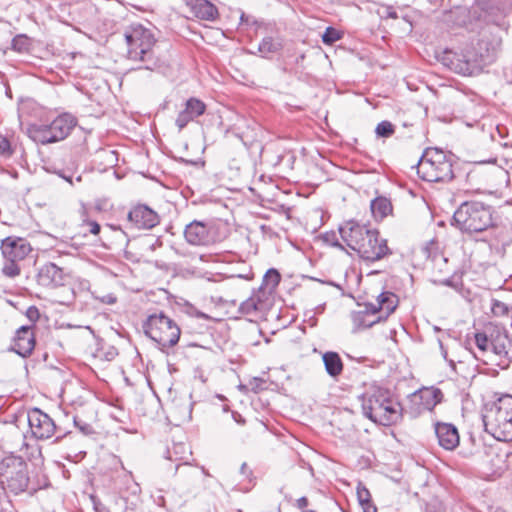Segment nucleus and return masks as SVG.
I'll return each mask as SVG.
<instances>
[{"instance_id":"864d4df0","label":"nucleus","mask_w":512,"mask_h":512,"mask_svg":"<svg viewBox=\"0 0 512 512\" xmlns=\"http://www.w3.org/2000/svg\"><path fill=\"white\" fill-rule=\"evenodd\" d=\"M239 418H236V416H234V419L238 422V423H244V420L241 418L240 415H238Z\"/></svg>"},{"instance_id":"423d86ee","label":"nucleus","mask_w":512,"mask_h":512,"mask_svg":"<svg viewBox=\"0 0 512 512\" xmlns=\"http://www.w3.org/2000/svg\"><path fill=\"white\" fill-rule=\"evenodd\" d=\"M453 222L462 232H482L492 226V212L481 202L467 201L454 212Z\"/></svg>"},{"instance_id":"72a5a7b5","label":"nucleus","mask_w":512,"mask_h":512,"mask_svg":"<svg viewBox=\"0 0 512 512\" xmlns=\"http://www.w3.org/2000/svg\"><path fill=\"white\" fill-rule=\"evenodd\" d=\"M280 281V274L275 269H269L264 275L263 282L270 289L275 288Z\"/></svg>"},{"instance_id":"7c9ffc66","label":"nucleus","mask_w":512,"mask_h":512,"mask_svg":"<svg viewBox=\"0 0 512 512\" xmlns=\"http://www.w3.org/2000/svg\"><path fill=\"white\" fill-rule=\"evenodd\" d=\"M31 45L30 38L27 34H16L11 40V48L17 52H26Z\"/></svg>"},{"instance_id":"473e14b6","label":"nucleus","mask_w":512,"mask_h":512,"mask_svg":"<svg viewBox=\"0 0 512 512\" xmlns=\"http://www.w3.org/2000/svg\"><path fill=\"white\" fill-rule=\"evenodd\" d=\"M491 310L495 316H508L512 313V306L499 300H493Z\"/></svg>"},{"instance_id":"39448f33","label":"nucleus","mask_w":512,"mask_h":512,"mask_svg":"<svg viewBox=\"0 0 512 512\" xmlns=\"http://www.w3.org/2000/svg\"><path fill=\"white\" fill-rule=\"evenodd\" d=\"M453 156L438 148H427L417 164V173L428 182H448L453 179Z\"/></svg>"},{"instance_id":"09e8293b","label":"nucleus","mask_w":512,"mask_h":512,"mask_svg":"<svg viewBox=\"0 0 512 512\" xmlns=\"http://www.w3.org/2000/svg\"><path fill=\"white\" fill-rule=\"evenodd\" d=\"M191 412H192V405L189 403L186 407H185V411H184V415L183 417L190 420L191 419Z\"/></svg>"},{"instance_id":"20e7f679","label":"nucleus","mask_w":512,"mask_h":512,"mask_svg":"<svg viewBox=\"0 0 512 512\" xmlns=\"http://www.w3.org/2000/svg\"><path fill=\"white\" fill-rule=\"evenodd\" d=\"M476 333L474 342L476 348L472 351L474 357L484 364H491L496 359H512V341L508 335L497 329Z\"/></svg>"},{"instance_id":"6ab92c4d","label":"nucleus","mask_w":512,"mask_h":512,"mask_svg":"<svg viewBox=\"0 0 512 512\" xmlns=\"http://www.w3.org/2000/svg\"><path fill=\"white\" fill-rule=\"evenodd\" d=\"M190 12L197 19L214 21L219 13L217 7L209 0H183Z\"/></svg>"},{"instance_id":"c85d7f7f","label":"nucleus","mask_w":512,"mask_h":512,"mask_svg":"<svg viewBox=\"0 0 512 512\" xmlns=\"http://www.w3.org/2000/svg\"><path fill=\"white\" fill-rule=\"evenodd\" d=\"M378 14L383 19H399L402 18L407 24L408 28H412L411 21L408 14L404 13V9H396L392 6H382L378 9Z\"/></svg>"},{"instance_id":"c756f323","label":"nucleus","mask_w":512,"mask_h":512,"mask_svg":"<svg viewBox=\"0 0 512 512\" xmlns=\"http://www.w3.org/2000/svg\"><path fill=\"white\" fill-rule=\"evenodd\" d=\"M240 26L246 30H268V26L265 22L256 19L252 15H247L244 12L240 14Z\"/></svg>"},{"instance_id":"393cba45","label":"nucleus","mask_w":512,"mask_h":512,"mask_svg":"<svg viewBox=\"0 0 512 512\" xmlns=\"http://www.w3.org/2000/svg\"><path fill=\"white\" fill-rule=\"evenodd\" d=\"M251 45L257 49L262 57H268L282 48V40L278 36L268 35L263 37L260 42L254 43L252 41Z\"/></svg>"},{"instance_id":"a211bd4d","label":"nucleus","mask_w":512,"mask_h":512,"mask_svg":"<svg viewBox=\"0 0 512 512\" xmlns=\"http://www.w3.org/2000/svg\"><path fill=\"white\" fill-rule=\"evenodd\" d=\"M35 347V336L31 326H22L16 331L13 351L22 357L29 356Z\"/></svg>"},{"instance_id":"e433bc0d","label":"nucleus","mask_w":512,"mask_h":512,"mask_svg":"<svg viewBox=\"0 0 512 512\" xmlns=\"http://www.w3.org/2000/svg\"><path fill=\"white\" fill-rule=\"evenodd\" d=\"M356 494H357V499H358V502L360 505L367 504L368 502H371V494L363 483L359 482L357 484Z\"/></svg>"},{"instance_id":"c03bdc74","label":"nucleus","mask_w":512,"mask_h":512,"mask_svg":"<svg viewBox=\"0 0 512 512\" xmlns=\"http://www.w3.org/2000/svg\"><path fill=\"white\" fill-rule=\"evenodd\" d=\"M8 433H9L10 435H12V436L17 437V438H18V440H19V442H20L21 444H24V434H23L22 432H20V431L18 430V428H17V427H15V426H11V427H9V431H8Z\"/></svg>"},{"instance_id":"37998d69","label":"nucleus","mask_w":512,"mask_h":512,"mask_svg":"<svg viewBox=\"0 0 512 512\" xmlns=\"http://www.w3.org/2000/svg\"><path fill=\"white\" fill-rule=\"evenodd\" d=\"M83 226H87L93 235H97L100 232V225L95 221L85 220L83 221Z\"/></svg>"},{"instance_id":"3c124183","label":"nucleus","mask_w":512,"mask_h":512,"mask_svg":"<svg viewBox=\"0 0 512 512\" xmlns=\"http://www.w3.org/2000/svg\"><path fill=\"white\" fill-rule=\"evenodd\" d=\"M324 32L330 33V32H338V31L335 28L331 27V26H327L325 28Z\"/></svg>"},{"instance_id":"8fccbe9b","label":"nucleus","mask_w":512,"mask_h":512,"mask_svg":"<svg viewBox=\"0 0 512 512\" xmlns=\"http://www.w3.org/2000/svg\"><path fill=\"white\" fill-rule=\"evenodd\" d=\"M133 31L134 33H137V32H149V29L147 28H143L140 24H138L137 26H133Z\"/></svg>"},{"instance_id":"a878e982","label":"nucleus","mask_w":512,"mask_h":512,"mask_svg":"<svg viewBox=\"0 0 512 512\" xmlns=\"http://www.w3.org/2000/svg\"><path fill=\"white\" fill-rule=\"evenodd\" d=\"M322 358L325 370L331 377H337L342 373L343 363L336 352H326Z\"/></svg>"},{"instance_id":"603ef678","label":"nucleus","mask_w":512,"mask_h":512,"mask_svg":"<svg viewBox=\"0 0 512 512\" xmlns=\"http://www.w3.org/2000/svg\"><path fill=\"white\" fill-rule=\"evenodd\" d=\"M441 284L446 285V286H450L451 285V280L446 279V280L442 281Z\"/></svg>"},{"instance_id":"bb28decb","label":"nucleus","mask_w":512,"mask_h":512,"mask_svg":"<svg viewBox=\"0 0 512 512\" xmlns=\"http://www.w3.org/2000/svg\"><path fill=\"white\" fill-rule=\"evenodd\" d=\"M371 212L375 219L382 220L392 211L391 202L386 197H377L371 202Z\"/></svg>"},{"instance_id":"ddd939ff","label":"nucleus","mask_w":512,"mask_h":512,"mask_svg":"<svg viewBox=\"0 0 512 512\" xmlns=\"http://www.w3.org/2000/svg\"><path fill=\"white\" fill-rule=\"evenodd\" d=\"M185 240L194 246H208L215 243L212 227L202 221L194 220L184 230Z\"/></svg>"},{"instance_id":"2f4dec72","label":"nucleus","mask_w":512,"mask_h":512,"mask_svg":"<svg viewBox=\"0 0 512 512\" xmlns=\"http://www.w3.org/2000/svg\"><path fill=\"white\" fill-rule=\"evenodd\" d=\"M240 474L243 477V482L247 481L249 484L248 486L244 485L243 487L240 488V490L243 492H248L254 484V477L252 470L248 467V465L245 462L242 463L240 467Z\"/></svg>"},{"instance_id":"49530a36","label":"nucleus","mask_w":512,"mask_h":512,"mask_svg":"<svg viewBox=\"0 0 512 512\" xmlns=\"http://www.w3.org/2000/svg\"><path fill=\"white\" fill-rule=\"evenodd\" d=\"M363 509V512H377L376 506L371 502H368L367 504L360 505Z\"/></svg>"},{"instance_id":"79ce46f5","label":"nucleus","mask_w":512,"mask_h":512,"mask_svg":"<svg viewBox=\"0 0 512 512\" xmlns=\"http://www.w3.org/2000/svg\"><path fill=\"white\" fill-rule=\"evenodd\" d=\"M94 297L96 299L100 300V302H102L104 304H108V305L115 304L117 301V298L114 294H106L101 297L95 295Z\"/></svg>"},{"instance_id":"f8f14e48","label":"nucleus","mask_w":512,"mask_h":512,"mask_svg":"<svg viewBox=\"0 0 512 512\" xmlns=\"http://www.w3.org/2000/svg\"><path fill=\"white\" fill-rule=\"evenodd\" d=\"M27 422L32 435L37 439H48L55 432L53 420L38 408H33L27 413Z\"/></svg>"},{"instance_id":"9b49d317","label":"nucleus","mask_w":512,"mask_h":512,"mask_svg":"<svg viewBox=\"0 0 512 512\" xmlns=\"http://www.w3.org/2000/svg\"><path fill=\"white\" fill-rule=\"evenodd\" d=\"M127 56L134 61H145L150 58L155 45L153 34H125Z\"/></svg>"},{"instance_id":"a19ab883","label":"nucleus","mask_w":512,"mask_h":512,"mask_svg":"<svg viewBox=\"0 0 512 512\" xmlns=\"http://www.w3.org/2000/svg\"><path fill=\"white\" fill-rule=\"evenodd\" d=\"M342 34H322V41L326 45H332L341 39Z\"/></svg>"},{"instance_id":"5701e85b","label":"nucleus","mask_w":512,"mask_h":512,"mask_svg":"<svg viewBox=\"0 0 512 512\" xmlns=\"http://www.w3.org/2000/svg\"><path fill=\"white\" fill-rule=\"evenodd\" d=\"M76 124L77 120L73 115L63 113L56 117L49 125L56 140L61 141L71 133Z\"/></svg>"},{"instance_id":"c9c22d12","label":"nucleus","mask_w":512,"mask_h":512,"mask_svg":"<svg viewBox=\"0 0 512 512\" xmlns=\"http://www.w3.org/2000/svg\"><path fill=\"white\" fill-rule=\"evenodd\" d=\"M375 132L379 137H390L394 133V126L389 121H382L376 126Z\"/></svg>"},{"instance_id":"6e6552de","label":"nucleus","mask_w":512,"mask_h":512,"mask_svg":"<svg viewBox=\"0 0 512 512\" xmlns=\"http://www.w3.org/2000/svg\"><path fill=\"white\" fill-rule=\"evenodd\" d=\"M29 484L28 467L19 456L9 455L0 461V485L15 495L24 492Z\"/></svg>"},{"instance_id":"f257e3e1","label":"nucleus","mask_w":512,"mask_h":512,"mask_svg":"<svg viewBox=\"0 0 512 512\" xmlns=\"http://www.w3.org/2000/svg\"><path fill=\"white\" fill-rule=\"evenodd\" d=\"M502 39L498 34H479L462 43L456 50L443 52L442 62L452 71L463 76H476L494 63L501 51Z\"/></svg>"},{"instance_id":"9d476101","label":"nucleus","mask_w":512,"mask_h":512,"mask_svg":"<svg viewBox=\"0 0 512 512\" xmlns=\"http://www.w3.org/2000/svg\"><path fill=\"white\" fill-rule=\"evenodd\" d=\"M356 252L367 261H378L391 253L386 239L381 238L376 230L366 235Z\"/></svg>"},{"instance_id":"5fc2aeb1","label":"nucleus","mask_w":512,"mask_h":512,"mask_svg":"<svg viewBox=\"0 0 512 512\" xmlns=\"http://www.w3.org/2000/svg\"><path fill=\"white\" fill-rule=\"evenodd\" d=\"M29 313H35V314H37V313H38V311H37L36 309H34L33 311L30 309V310H29Z\"/></svg>"},{"instance_id":"412c9836","label":"nucleus","mask_w":512,"mask_h":512,"mask_svg":"<svg viewBox=\"0 0 512 512\" xmlns=\"http://www.w3.org/2000/svg\"><path fill=\"white\" fill-rule=\"evenodd\" d=\"M435 433L439 445L446 450H454L459 445V433L457 428L450 423H437Z\"/></svg>"},{"instance_id":"aec40b11","label":"nucleus","mask_w":512,"mask_h":512,"mask_svg":"<svg viewBox=\"0 0 512 512\" xmlns=\"http://www.w3.org/2000/svg\"><path fill=\"white\" fill-rule=\"evenodd\" d=\"M205 110L206 105L201 100L197 98L188 99L185 104V109L182 110L176 118V125L179 130H182L184 127H186V125L196 117L204 114Z\"/></svg>"},{"instance_id":"4c0bfd02","label":"nucleus","mask_w":512,"mask_h":512,"mask_svg":"<svg viewBox=\"0 0 512 512\" xmlns=\"http://www.w3.org/2000/svg\"><path fill=\"white\" fill-rule=\"evenodd\" d=\"M2 272L4 275H6L8 277H15V276L19 275L20 268L18 266V262L6 261V263L4 264V266L2 268Z\"/></svg>"},{"instance_id":"b1692460","label":"nucleus","mask_w":512,"mask_h":512,"mask_svg":"<svg viewBox=\"0 0 512 512\" xmlns=\"http://www.w3.org/2000/svg\"><path fill=\"white\" fill-rule=\"evenodd\" d=\"M28 135L33 141L41 144L57 142L50 125L32 124L28 127Z\"/></svg>"},{"instance_id":"f704fd0d","label":"nucleus","mask_w":512,"mask_h":512,"mask_svg":"<svg viewBox=\"0 0 512 512\" xmlns=\"http://www.w3.org/2000/svg\"><path fill=\"white\" fill-rule=\"evenodd\" d=\"M239 309L242 314L252 315L258 310V301L253 297L248 298L241 303Z\"/></svg>"},{"instance_id":"7ed1b4c3","label":"nucleus","mask_w":512,"mask_h":512,"mask_svg":"<svg viewBox=\"0 0 512 512\" xmlns=\"http://www.w3.org/2000/svg\"><path fill=\"white\" fill-rule=\"evenodd\" d=\"M482 420L485 431L496 440H512V395H502L496 401L486 404Z\"/></svg>"},{"instance_id":"2eb2a0df","label":"nucleus","mask_w":512,"mask_h":512,"mask_svg":"<svg viewBox=\"0 0 512 512\" xmlns=\"http://www.w3.org/2000/svg\"><path fill=\"white\" fill-rule=\"evenodd\" d=\"M370 231L371 229L355 221H348L339 228L342 240L354 251L357 250Z\"/></svg>"},{"instance_id":"dca6fc26","label":"nucleus","mask_w":512,"mask_h":512,"mask_svg":"<svg viewBox=\"0 0 512 512\" xmlns=\"http://www.w3.org/2000/svg\"><path fill=\"white\" fill-rule=\"evenodd\" d=\"M129 222L138 229H151L159 222L155 211L145 205H138L128 213Z\"/></svg>"},{"instance_id":"1a4fd4ad","label":"nucleus","mask_w":512,"mask_h":512,"mask_svg":"<svg viewBox=\"0 0 512 512\" xmlns=\"http://www.w3.org/2000/svg\"><path fill=\"white\" fill-rule=\"evenodd\" d=\"M143 330L162 349L175 346L181 334L178 325L163 313L150 315L143 324Z\"/></svg>"},{"instance_id":"0eeeda50","label":"nucleus","mask_w":512,"mask_h":512,"mask_svg":"<svg viewBox=\"0 0 512 512\" xmlns=\"http://www.w3.org/2000/svg\"><path fill=\"white\" fill-rule=\"evenodd\" d=\"M398 303L397 295L389 291L382 292L374 303L365 304V309L354 315V323L358 328H370L376 323L386 320L395 311Z\"/></svg>"},{"instance_id":"4be33fe9","label":"nucleus","mask_w":512,"mask_h":512,"mask_svg":"<svg viewBox=\"0 0 512 512\" xmlns=\"http://www.w3.org/2000/svg\"><path fill=\"white\" fill-rule=\"evenodd\" d=\"M443 397L440 389L437 388H424L413 394L412 401L419 405V412L431 411L438 403L441 402Z\"/></svg>"},{"instance_id":"f03ea898","label":"nucleus","mask_w":512,"mask_h":512,"mask_svg":"<svg viewBox=\"0 0 512 512\" xmlns=\"http://www.w3.org/2000/svg\"><path fill=\"white\" fill-rule=\"evenodd\" d=\"M362 410L367 418L383 426L393 425L402 417L400 404L382 388L363 395Z\"/></svg>"},{"instance_id":"f3484780","label":"nucleus","mask_w":512,"mask_h":512,"mask_svg":"<svg viewBox=\"0 0 512 512\" xmlns=\"http://www.w3.org/2000/svg\"><path fill=\"white\" fill-rule=\"evenodd\" d=\"M38 283L45 287H58L64 285L65 273L54 263H46L38 272Z\"/></svg>"},{"instance_id":"cd10ccee","label":"nucleus","mask_w":512,"mask_h":512,"mask_svg":"<svg viewBox=\"0 0 512 512\" xmlns=\"http://www.w3.org/2000/svg\"><path fill=\"white\" fill-rule=\"evenodd\" d=\"M192 452L185 443H175L172 449L168 450V458L173 461H182V464H188V458Z\"/></svg>"},{"instance_id":"4468645a","label":"nucleus","mask_w":512,"mask_h":512,"mask_svg":"<svg viewBox=\"0 0 512 512\" xmlns=\"http://www.w3.org/2000/svg\"><path fill=\"white\" fill-rule=\"evenodd\" d=\"M1 251L6 261L20 262L32 251L29 242L21 237H7L1 242Z\"/></svg>"},{"instance_id":"de8ad7c7","label":"nucleus","mask_w":512,"mask_h":512,"mask_svg":"<svg viewBox=\"0 0 512 512\" xmlns=\"http://www.w3.org/2000/svg\"><path fill=\"white\" fill-rule=\"evenodd\" d=\"M308 505V499L306 497H301L297 500V507L299 509H303L305 507H307Z\"/></svg>"},{"instance_id":"58836bf2","label":"nucleus","mask_w":512,"mask_h":512,"mask_svg":"<svg viewBox=\"0 0 512 512\" xmlns=\"http://www.w3.org/2000/svg\"><path fill=\"white\" fill-rule=\"evenodd\" d=\"M11 155V146L8 139L0 135V156L8 157Z\"/></svg>"},{"instance_id":"ea45409f","label":"nucleus","mask_w":512,"mask_h":512,"mask_svg":"<svg viewBox=\"0 0 512 512\" xmlns=\"http://www.w3.org/2000/svg\"><path fill=\"white\" fill-rule=\"evenodd\" d=\"M323 240L330 244L331 246H334V247H338V248H341L343 249V246L342 244L338 241L337 239V236L335 234V232H330V233H325L323 235Z\"/></svg>"},{"instance_id":"a18cd8bd","label":"nucleus","mask_w":512,"mask_h":512,"mask_svg":"<svg viewBox=\"0 0 512 512\" xmlns=\"http://www.w3.org/2000/svg\"><path fill=\"white\" fill-rule=\"evenodd\" d=\"M74 423L76 426L79 427V429L83 432V434L87 435L92 432V428L89 424H87V423L80 424V422L76 418L74 419Z\"/></svg>"}]
</instances>
